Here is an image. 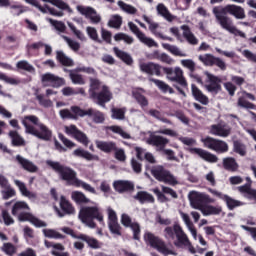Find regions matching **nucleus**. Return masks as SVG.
<instances>
[{
	"instance_id": "1",
	"label": "nucleus",
	"mask_w": 256,
	"mask_h": 256,
	"mask_svg": "<svg viewBox=\"0 0 256 256\" xmlns=\"http://www.w3.org/2000/svg\"><path fill=\"white\" fill-rule=\"evenodd\" d=\"M212 13L220 27L225 31H235V26L231 18L227 16L232 15L235 19H245V9L239 5L228 4L226 6H215Z\"/></svg>"
},
{
	"instance_id": "2",
	"label": "nucleus",
	"mask_w": 256,
	"mask_h": 256,
	"mask_svg": "<svg viewBox=\"0 0 256 256\" xmlns=\"http://www.w3.org/2000/svg\"><path fill=\"white\" fill-rule=\"evenodd\" d=\"M164 237L169 241L175 240L176 237V241H174L175 247H178V249L187 247L188 251L193 255L194 253H197V250L193 247L191 241H189V237H187V234H185L183 228H181L179 224H175L173 227H166L164 229Z\"/></svg>"
},
{
	"instance_id": "3",
	"label": "nucleus",
	"mask_w": 256,
	"mask_h": 256,
	"mask_svg": "<svg viewBox=\"0 0 256 256\" xmlns=\"http://www.w3.org/2000/svg\"><path fill=\"white\" fill-rule=\"evenodd\" d=\"M29 209V204H27L25 201H18L12 207V215L17 217L18 221H28L34 225V227H47V223L27 212Z\"/></svg>"
},
{
	"instance_id": "4",
	"label": "nucleus",
	"mask_w": 256,
	"mask_h": 256,
	"mask_svg": "<svg viewBox=\"0 0 256 256\" xmlns=\"http://www.w3.org/2000/svg\"><path fill=\"white\" fill-rule=\"evenodd\" d=\"M79 219L86 227H89V229H95V227H97L93 219H96V221H99L102 225L104 223L103 213L97 206L83 207L79 212Z\"/></svg>"
},
{
	"instance_id": "5",
	"label": "nucleus",
	"mask_w": 256,
	"mask_h": 256,
	"mask_svg": "<svg viewBox=\"0 0 256 256\" xmlns=\"http://www.w3.org/2000/svg\"><path fill=\"white\" fill-rule=\"evenodd\" d=\"M46 164L51 167L63 181H66L67 185H75L78 183L79 178H77V172L73 169L61 165L59 162H55L52 160L46 161Z\"/></svg>"
},
{
	"instance_id": "6",
	"label": "nucleus",
	"mask_w": 256,
	"mask_h": 256,
	"mask_svg": "<svg viewBox=\"0 0 256 256\" xmlns=\"http://www.w3.org/2000/svg\"><path fill=\"white\" fill-rule=\"evenodd\" d=\"M144 241L145 243H147V245H150V247L156 249L158 253H161V255H177V252L173 248L167 246V244H165L163 240H161L159 237L155 236L151 232H146L144 234Z\"/></svg>"
},
{
	"instance_id": "7",
	"label": "nucleus",
	"mask_w": 256,
	"mask_h": 256,
	"mask_svg": "<svg viewBox=\"0 0 256 256\" xmlns=\"http://www.w3.org/2000/svg\"><path fill=\"white\" fill-rule=\"evenodd\" d=\"M163 71L166 73V79H168V81H171L172 83H178L180 87L187 89L188 84L185 76L183 75V69L180 67L163 68Z\"/></svg>"
},
{
	"instance_id": "8",
	"label": "nucleus",
	"mask_w": 256,
	"mask_h": 256,
	"mask_svg": "<svg viewBox=\"0 0 256 256\" xmlns=\"http://www.w3.org/2000/svg\"><path fill=\"white\" fill-rule=\"evenodd\" d=\"M151 173L157 181H161L162 183H167L168 185H177L179 183L177 178L169 173V171L163 169L162 166H155L152 168Z\"/></svg>"
},
{
	"instance_id": "9",
	"label": "nucleus",
	"mask_w": 256,
	"mask_h": 256,
	"mask_svg": "<svg viewBox=\"0 0 256 256\" xmlns=\"http://www.w3.org/2000/svg\"><path fill=\"white\" fill-rule=\"evenodd\" d=\"M205 75V89L208 91V93H211L212 95H217L218 93H221V78L209 72H205Z\"/></svg>"
},
{
	"instance_id": "10",
	"label": "nucleus",
	"mask_w": 256,
	"mask_h": 256,
	"mask_svg": "<svg viewBox=\"0 0 256 256\" xmlns=\"http://www.w3.org/2000/svg\"><path fill=\"white\" fill-rule=\"evenodd\" d=\"M128 27L130 31H132L134 35H136L137 39H139L141 43L146 45V47H159V44H157V42H155L153 38H149L145 35V33L141 32V30H139V27H137L135 23L129 22Z\"/></svg>"
},
{
	"instance_id": "11",
	"label": "nucleus",
	"mask_w": 256,
	"mask_h": 256,
	"mask_svg": "<svg viewBox=\"0 0 256 256\" xmlns=\"http://www.w3.org/2000/svg\"><path fill=\"white\" fill-rule=\"evenodd\" d=\"M64 131L66 135H70V137H74L76 141H79V143H82V145H85V147L89 145V138H87V135H85V133L77 129V126L75 125L65 126Z\"/></svg>"
},
{
	"instance_id": "12",
	"label": "nucleus",
	"mask_w": 256,
	"mask_h": 256,
	"mask_svg": "<svg viewBox=\"0 0 256 256\" xmlns=\"http://www.w3.org/2000/svg\"><path fill=\"white\" fill-rule=\"evenodd\" d=\"M76 9L81 15H84V17L89 19V21L94 25L101 23V15H99L94 8L89 6H77Z\"/></svg>"
},
{
	"instance_id": "13",
	"label": "nucleus",
	"mask_w": 256,
	"mask_h": 256,
	"mask_svg": "<svg viewBox=\"0 0 256 256\" xmlns=\"http://www.w3.org/2000/svg\"><path fill=\"white\" fill-rule=\"evenodd\" d=\"M29 135H33L34 137H37V139H41L42 141H51V137H53V132L45 124L40 123L38 124L37 128H34L32 132L29 133Z\"/></svg>"
},
{
	"instance_id": "14",
	"label": "nucleus",
	"mask_w": 256,
	"mask_h": 256,
	"mask_svg": "<svg viewBox=\"0 0 256 256\" xmlns=\"http://www.w3.org/2000/svg\"><path fill=\"white\" fill-rule=\"evenodd\" d=\"M61 119H71L77 121L79 117H83V109L79 106H71L70 109H62L59 111Z\"/></svg>"
},
{
	"instance_id": "15",
	"label": "nucleus",
	"mask_w": 256,
	"mask_h": 256,
	"mask_svg": "<svg viewBox=\"0 0 256 256\" xmlns=\"http://www.w3.org/2000/svg\"><path fill=\"white\" fill-rule=\"evenodd\" d=\"M42 83L44 87H55L57 89L65 84V79L48 73L42 76Z\"/></svg>"
},
{
	"instance_id": "16",
	"label": "nucleus",
	"mask_w": 256,
	"mask_h": 256,
	"mask_svg": "<svg viewBox=\"0 0 256 256\" xmlns=\"http://www.w3.org/2000/svg\"><path fill=\"white\" fill-rule=\"evenodd\" d=\"M188 151L192 155H198L200 159H203V161H207L208 163H217V161H219V158H217L216 155L201 148H189Z\"/></svg>"
},
{
	"instance_id": "17",
	"label": "nucleus",
	"mask_w": 256,
	"mask_h": 256,
	"mask_svg": "<svg viewBox=\"0 0 256 256\" xmlns=\"http://www.w3.org/2000/svg\"><path fill=\"white\" fill-rule=\"evenodd\" d=\"M29 5H32V7H35L38 9V11H41V13H50V15H53L54 17H63L62 11H57L54 8H50L48 5L41 6L37 0H24Z\"/></svg>"
},
{
	"instance_id": "18",
	"label": "nucleus",
	"mask_w": 256,
	"mask_h": 256,
	"mask_svg": "<svg viewBox=\"0 0 256 256\" xmlns=\"http://www.w3.org/2000/svg\"><path fill=\"white\" fill-rule=\"evenodd\" d=\"M82 117H90L93 123H97V124H101L105 122V114L93 108H89L87 110L82 109Z\"/></svg>"
},
{
	"instance_id": "19",
	"label": "nucleus",
	"mask_w": 256,
	"mask_h": 256,
	"mask_svg": "<svg viewBox=\"0 0 256 256\" xmlns=\"http://www.w3.org/2000/svg\"><path fill=\"white\" fill-rule=\"evenodd\" d=\"M121 223L124 227H130L134 233V239L139 241V235L141 234V227L138 223L131 222V217L127 214H122L121 216Z\"/></svg>"
},
{
	"instance_id": "20",
	"label": "nucleus",
	"mask_w": 256,
	"mask_h": 256,
	"mask_svg": "<svg viewBox=\"0 0 256 256\" xmlns=\"http://www.w3.org/2000/svg\"><path fill=\"white\" fill-rule=\"evenodd\" d=\"M21 123L25 127V133L28 134L32 133L33 130L36 129L32 125H36L37 127H39V124H41L39 122V118L35 115L24 116L23 118H21Z\"/></svg>"
},
{
	"instance_id": "21",
	"label": "nucleus",
	"mask_w": 256,
	"mask_h": 256,
	"mask_svg": "<svg viewBox=\"0 0 256 256\" xmlns=\"http://www.w3.org/2000/svg\"><path fill=\"white\" fill-rule=\"evenodd\" d=\"M92 99L98 101V105H103L104 103H109V101L113 99V94L109 90V87L102 85L100 92H98L96 96H93Z\"/></svg>"
},
{
	"instance_id": "22",
	"label": "nucleus",
	"mask_w": 256,
	"mask_h": 256,
	"mask_svg": "<svg viewBox=\"0 0 256 256\" xmlns=\"http://www.w3.org/2000/svg\"><path fill=\"white\" fill-rule=\"evenodd\" d=\"M188 199L193 209H197L198 211H201L203 207V193H200L197 191H191L188 194Z\"/></svg>"
},
{
	"instance_id": "23",
	"label": "nucleus",
	"mask_w": 256,
	"mask_h": 256,
	"mask_svg": "<svg viewBox=\"0 0 256 256\" xmlns=\"http://www.w3.org/2000/svg\"><path fill=\"white\" fill-rule=\"evenodd\" d=\"M140 71L147 73V75H156L159 77V75H161V65L155 64L153 62L141 63Z\"/></svg>"
},
{
	"instance_id": "24",
	"label": "nucleus",
	"mask_w": 256,
	"mask_h": 256,
	"mask_svg": "<svg viewBox=\"0 0 256 256\" xmlns=\"http://www.w3.org/2000/svg\"><path fill=\"white\" fill-rule=\"evenodd\" d=\"M142 19L149 25V31H151L155 37H158V39H166L165 35L159 30V23L153 21V19L149 18L147 15H143Z\"/></svg>"
},
{
	"instance_id": "25",
	"label": "nucleus",
	"mask_w": 256,
	"mask_h": 256,
	"mask_svg": "<svg viewBox=\"0 0 256 256\" xmlns=\"http://www.w3.org/2000/svg\"><path fill=\"white\" fill-rule=\"evenodd\" d=\"M16 162L18 163L19 166L22 167L25 171H28L29 173H35L37 172V166L33 164L30 160L27 158H24L21 155L16 156Z\"/></svg>"
},
{
	"instance_id": "26",
	"label": "nucleus",
	"mask_w": 256,
	"mask_h": 256,
	"mask_svg": "<svg viewBox=\"0 0 256 256\" xmlns=\"http://www.w3.org/2000/svg\"><path fill=\"white\" fill-rule=\"evenodd\" d=\"M210 133L217 137H229L231 134V128L227 125L218 124L211 127Z\"/></svg>"
},
{
	"instance_id": "27",
	"label": "nucleus",
	"mask_w": 256,
	"mask_h": 256,
	"mask_svg": "<svg viewBox=\"0 0 256 256\" xmlns=\"http://www.w3.org/2000/svg\"><path fill=\"white\" fill-rule=\"evenodd\" d=\"M14 184L16 185V187H18L23 197H27V199H29L30 201H35L37 199V194L29 191L25 183H23L22 181L14 180Z\"/></svg>"
},
{
	"instance_id": "28",
	"label": "nucleus",
	"mask_w": 256,
	"mask_h": 256,
	"mask_svg": "<svg viewBox=\"0 0 256 256\" xmlns=\"http://www.w3.org/2000/svg\"><path fill=\"white\" fill-rule=\"evenodd\" d=\"M179 214H180L182 221H184L188 231H190L193 239L195 241H197V229H195L193 222H191V218H189V214L182 212V211H180Z\"/></svg>"
},
{
	"instance_id": "29",
	"label": "nucleus",
	"mask_w": 256,
	"mask_h": 256,
	"mask_svg": "<svg viewBox=\"0 0 256 256\" xmlns=\"http://www.w3.org/2000/svg\"><path fill=\"white\" fill-rule=\"evenodd\" d=\"M147 143L149 145H154V147H158L160 150L165 148V145L169 143V139L163 136H151Z\"/></svg>"
},
{
	"instance_id": "30",
	"label": "nucleus",
	"mask_w": 256,
	"mask_h": 256,
	"mask_svg": "<svg viewBox=\"0 0 256 256\" xmlns=\"http://www.w3.org/2000/svg\"><path fill=\"white\" fill-rule=\"evenodd\" d=\"M192 95L196 101H199L202 105H208L209 104V98L203 94V92L195 86V84H192Z\"/></svg>"
},
{
	"instance_id": "31",
	"label": "nucleus",
	"mask_w": 256,
	"mask_h": 256,
	"mask_svg": "<svg viewBox=\"0 0 256 256\" xmlns=\"http://www.w3.org/2000/svg\"><path fill=\"white\" fill-rule=\"evenodd\" d=\"M74 157H81L86 159V161H99V156L93 155L90 152L83 150L82 148H77L73 151Z\"/></svg>"
},
{
	"instance_id": "32",
	"label": "nucleus",
	"mask_w": 256,
	"mask_h": 256,
	"mask_svg": "<svg viewBox=\"0 0 256 256\" xmlns=\"http://www.w3.org/2000/svg\"><path fill=\"white\" fill-rule=\"evenodd\" d=\"M114 189L118 191V193H123L125 191H131L134 185L130 181L118 180L114 182Z\"/></svg>"
},
{
	"instance_id": "33",
	"label": "nucleus",
	"mask_w": 256,
	"mask_h": 256,
	"mask_svg": "<svg viewBox=\"0 0 256 256\" xmlns=\"http://www.w3.org/2000/svg\"><path fill=\"white\" fill-rule=\"evenodd\" d=\"M200 211L202 215H204V217H209L211 215H220L223 209L221 208V206L206 205L202 206V209H200Z\"/></svg>"
},
{
	"instance_id": "34",
	"label": "nucleus",
	"mask_w": 256,
	"mask_h": 256,
	"mask_svg": "<svg viewBox=\"0 0 256 256\" xmlns=\"http://www.w3.org/2000/svg\"><path fill=\"white\" fill-rule=\"evenodd\" d=\"M158 15H161L166 21H175V16L172 15L171 12H169V9H167L166 5L163 3H160L156 7Z\"/></svg>"
},
{
	"instance_id": "35",
	"label": "nucleus",
	"mask_w": 256,
	"mask_h": 256,
	"mask_svg": "<svg viewBox=\"0 0 256 256\" xmlns=\"http://www.w3.org/2000/svg\"><path fill=\"white\" fill-rule=\"evenodd\" d=\"M238 191H240L246 199L256 201V190L252 189L249 184L238 187Z\"/></svg>"
},
{
	"instance_id": "36",
	"label": "nucleus",
	"mask_w": 256,
	"mask_h": 256,
	"mask_svg": "<svg viewBox=\"0 0 256 256\" xmlns=\"http://www.w3.org/2000/svg\"><path fill=\"white\" fill-rule=\"evenodd\" d=\"M141 93H143L142 89H135L132 91V95H133L134 99L137 101V103L143 109L144 107L149 106V100H147V98Z\"/></svg>"
},
{
	"instance_id": "37",
	"label": "nucleus",
	"mask_w": 256,
	"mask_h": 256,
	"mask_svg": "<svg viewBox=\"0 0 256 256\" xmlns=\"http://www.w3.org/2000/svg\"><path fill=\"white\" fill-rule=\"evenodd\" d=\"M102 89L103 83H101V81L95 78L90 79L89 95L91 99L95 97L98 91H101Z\"/></svg>"
},
{
	"instance_id": "38",
	"label": "nucleus",
	"mask_w": 256,
	"mask_h": 256,
	"mask_svg": "<svg viewBox=\"0 0 256 256\" xmlns=\"http://www.w3.org/2000/svg\"><path fill=\"white\" fill-rule=\"evenodd\" d=\"M149 81L155 84L156 87H158V89L162 91V93H170V95H173V93H175V91L171 88V86H169V84L165 83L164 81L157 80L154 78H149Z\"/></svg>"
},
{
	"instance_id": "39",
	"label": "nucleus",
	"mask_w": 256,
	"mask_h": 256,
	"mask_svg": "<svg viewBox=\"0 0 256 256\" xmlns=\"http://www.w3.org/2000/svg\"><path fill=\"white\" fill-rule=\"evenodd\" d=\"M96 146L100 151H103L104 153H111V151H116L117 146L114 142H105V141H97Z\"/></svg>"
},
{
	"instance_id": "40",
	"label": "nucleus",
	"mask_w": 256,
	"mask_h": 256,
	"mask_svg": "<svg viewBox=\"0 0 256 256\" xmlns=\"http://www.w3.org/2000/svg\"><path fill=\"white\" fill-rule=\"evenodd\" d=\"M60 207L64 213L67 215H74L75 213V207L65 198V196L60 197Z\"/></svg>"
},
{
	"instance_id": "41",
	"label": "nucleus",
	"mask_w": 256,
	"mask_h": 256,
	"mask_svg": "<svg viewBox=\"0 0 256 256\" xmlns=\"http://www.w3.org/2000/svg\"><path fill=\"white\" fill-rule=\"evenodd\" d=\"M136 155L140 160L145 159L148 161V163H155V156L151 154L150 152H145V150L141 147H136L135 148Z\"/></svg>"
},
{
	"instance_id": "42",
	"label": "nucleus",
	"mask_w": 256,
	"mask_h": 256,
	"mask_svg": "<svg viewBox=\"0 0 256 256\" xmlns=\"http://www.w3.org/2000/svg\"><path fill=\"white\" fill-rule=\"evenodd\" d=\"M78 239H81V241H85L87 245L91 247V249H100L101 248V243L95 238H92L90 236H87L85 234H80L78 236Z\"/></svg>"
},
{
	"instance_id": "43",
	"label": "nucleus",
	"mask_w": 256,
	"mask_h": 256,
	"mask_svg": "<svg viewBox=\"0 0 256 256\" xmlns=\"http://www.w3.org/2000/svg\"><path fill=\"white\" fill-rule=\"evenodd\" d=\"M223 167L227 171H237L239 169V164L233 157H228L223 159Z\"/></svg>"
},
{
	"instance_id": "44",
	"label": "nucleus",
	"mask_w": 256,
	"mask_h": 256,
	"mask_svg": "<svg viewBox=\"0 0 256 256\" xmlns=\"http://www.w3.org/2000/svg\"><path fill=\"white\" fill-rule=\"evenodd\" d=\"M69 76L74 85H85V79H83V76L79 74L77 68L74 70H70Z\"/></svg>"
},
{
	"instance_id": "45",
	"label": "nucleus",
	"mask_w": 256,
	"mask_h": 256,
	"mask_svg": "<svg viewBox=\"0 0 256 256\" xmlns=\"http://www.w3.org/2000/svg\"><path fill=\"white\" fill-rule=\"evenodd\" d=\"M162 47L166 49V51H169L172 53V55H175L176 57H187V54L181 51L179 47L167 44V43H162Z\"/></svg>"
},
{
	"instance_id": "46",
	"label": "nucleus",
	"mask_w": 256,
	"mask_h": 256,
	"mask_svg": "<svg viewBox=\"0 0 256 256\" xmlns=\"http://www.w3.org/2000/svg\"><path fill=\"white\" fill-rule=\"evenodd\" d=\"M135 199L139 201L140 203H154L155 198L153 195L145 192V191H140L136 194Z\"/></svg>"
},
{
	"instance_id": "47",
	"label": "nucleus",
	"mask_w": 256,
	"mask_h": 256,
	"mask_svg": "<svg viewBox=\"0 0 256 256\" xmlns=\"http://www.w3.org/2000/svg\"><path fill=\"white\" fill-rule=\"evenodd\" d=\"M42 233L48 239H65V236L55 229L46 228L42 230Z\"/></svg>"
},
{
	"instance_id": "48",
	"label": "nucleus",
	"mask_w": 256,
	"mask_h": 256,
	"mask_svg": "<svg viewBox=\"0 0 256 256\" xmlns=\"http://www.w3.org/2000/svg\"><path fill=\"white\" fill-rule=\"evenodd\" d=\"M56 59L61 63V65H65L66 67H73V60L69 58L63 51H58L56 55Z\"/></svg>"
},
{
	"instance_id": "49",
	"label": "nucleus",
	"mask_w": 256,
	"mask_h": 256,
	"mask_svg": "<svg viewBox=\"0 0 256 256\" xmlns=\"http://www.w3.org/2000/svg\"><path fill=\"white\" fill-rule=\"evenodd\" d=\"M114 52L121 59L126 65H132L133 64V58L128 53L119 50L118 48H114Z\"/></svg>"
},
{
	"instance_id": "50",
	"label": "nucleus",
	"mask_w": 256,
	"mask_h": 256,
	"mask_svg": "<svg viewBox=\"0 0 256 256\" xmlns=\"http://www.w3.org/2000/svg\"><path fill=\"white\" fill-rule=\"evenodd\" d=\"M108 131H112V133H115L116 135H120V137H122L123 139H131V135H129V133L123 130L121 126H117V125L109 126Z\"/></svg>"
},
{
	"instance_id": "51",
	"label": "nucleus",
	"mask_w": 256,
	"mask_h": 256,
	"mask_svg": "<svg viewBox=\"0 0 256 256\" xmlns=\"http://www.w3.org/2000/svg\"><path fill=\"white\" fill-rule=\"evenodd\" d=\"M71 199L75 201V203H89L88 197L80 191H73L71 193Z\"/></svg>"
},
{
	"instance_id": "52",
	"label": "nucleus",
	"mask_w": 256,
	"mask_h": 256,
	"mask_svg": "<svg viewBox=\"0 0 256 256\" xmlns=\"http://www.w3.org/2000/svg\"><path fill=\"white\" fill-rule=\"evenodd\" d=\"M1 195H2V199L7 201V199H11V197H15V195H17V192L15 191V189L11 187V184H9L8 186H5L1 190Z\"/></svg>"
},
{
	"instance_id": "53",
	"label": "nucleus",
	"mask_w": 256,
	"mask_h": 256,
	"mask_svg": "<svg viewBox=\"0 0 256 256\" xmlns=\"http://www.w3.org/2000/svg\"><path fill=\"white\" fill-rule=\"evenodd\" d=\"M225 201L228 209H230V211H232V209H235V207H241V205H243V202L235 200L231 197H229L228 195H225L223 200Z\"/></svg>"
},
{
	"instance_id": "54",
	"label": "nucleus",
	"mask_w": 256,
	"mask_h": 256,
	"mask_svg": "<svg viewBox=\"0 0 256 256\" xmlns=\"http://www.w3.org/2000/svg\"><path fill=\"white\" fill-rule=\"evenodd\" d=\"M182 29L184 30L183 35L185 39H187L188 43H190L191 45H197V43H199L195 35L191 33V30H189L187 26H182Z\"/></svg>"
},
{
	"instance_id": "55",
	"label": "nucleus",
	"mask_w": 256,
	"mask_h": 256,
	"mask_svg": "<svg viewBox=\"0 0 256 256\" xmlns=\"http://www.w3.org/2000/svg\"><path fill=\"white\" fill-rule=\"evenodd\" d=\"M198 59L201 61V63H203V65H206L207 67H213L216 57L211 54H204L200 55Z\"/></svg>"
},
{
	"instance_id": "56",
	"label": "nucleus",
	"mask_w": 256,
	"mask_h": 256,
	"mask_svg": "<svg viewBox=\"0 0 256 256\" xmlns=\"http://www.w3.org/2000/svg\"><path fill=\"white\" fill-rule=\"evenodd\" d=\"M75 187H81L82 189H84V191H87L88 193H92V195H97V190H95L93 186H91L90 184H88L83 180L79 179L78 182H76Z\"/></svg>"
},
{
	"instance_id": "57",
	"label": "nucleus",
	"mask_w": 256,
	"mask_h": 256,
	"mask_svg": "<svg viewBox=\"0 0 256 256\" xmlns=\"http://www.w3.org/2000/svg\"><path fill=\"white\" fill-rule=\"evenodd\" d=\"M126 111L127 109L125 108H113L112 119H118L119 121H123V119H125Z\"/></svg>"
},
{
	"instance_id": "58",
	"label": "nucleus",
	"mask_w": 256,
	"mask_h": 256,
	"mask_svg": "<svg viewBox=\"0 0 256 256\" xmlns=\"http://www.w3.org/2000/svg\"><path fill=\"white\" fill-rule=\"evenodd\" d=\"M0 81H4V83H7L8 85H19V83H21L19 79L8 76L1 72H0Z\"/></svg>"
},
{
	"instance_id": "59",
	"label": "nucleus",
	"mask_w": 256,
	"mask_h": 256,
	"mask_svg": "<svg viewBox=\"0 0 256 256\" xmlns=\"http://www.w3.org/2000/svg\"><path fill=\"white\" fill-rule=\"evenodd\" d=\"M115 41H124V43H126L127 45H132L133 41H135V39H133V37L125 34V33H118L114 36Z\"/></svg>"
},
{
	"instance_id": "60",
	"label": "nucleus",
	"mask_w": 256,
	"mask_h": 256,
	"mask_svg": "<svg viewBox=\"0 0 256 256\" xmlns=\"http://www.w3.org/2000/svg\"><path fill=\"white\" fill-rule=\"evenodd\" d=\"M214 151H216V153H227V151H229V145H227L225 141L216 140Z\"/></svg>"
},
{
	"instance_id": "61",
	"label": "nucleus",
	"mask_w": 256,
	"mask_h": 256,
	"mask_svg": "<svg viewBox=\"0 0 256 256\" xmlns=\"http://www.w3.org/2000/svg\"><path fill=\"white\" fill-rule=\"evenodd\" d=\"M118 7L124 10L125 13H129V15H135L137 13V8L129 4H125L123 1H118Z\"/></svg>"
},
{
	"instance_id": "62",
	"label": "nucleus",
	"mask_w": 256,
	"mask_h": 256,
	"mask_svg": "<svg viewBox=\"0 0 256 256\" xmlns=\"http://www.w3.org/2000/svg\"><path fill=\"white\" fill-rule=\"evenodd\" d=\"M10 137L12 139V144L19 147L25 145V140L15 131L10 132Z\"/></svg>"
},
{
	"instance_id": "63",
	"label": "nucleus",
	"mask_w": 256,
	"mask_h": 256,
	"mask_svg": "<svg viewBox=\"0 0 256 256\" xmlns=\"http://www.w3.org/2000/svg\"><path fill=\"white\" fill-rule=\"evenodd\" d=\"M108 227L112 235L121 236V226L118 221L108 222Z\"/></svg>"
},
{
	"instance_id": "64",
	"label": "nucleus",
	"mask_w": 256,
	"mask_h": 256,
	"mask_svg": "<svg viewBox=\"0 0 256 256\" xmlns=\"http://www.w3.org/2000/svg\"><path fill=\"white\" fill-rule=\"evenodd\" d=\"M182 67H184L185 69H188L189 71H191V73H193V71H195V61H193L192 59H183L180 61Z\"/></svg>"
}]
</instances>
